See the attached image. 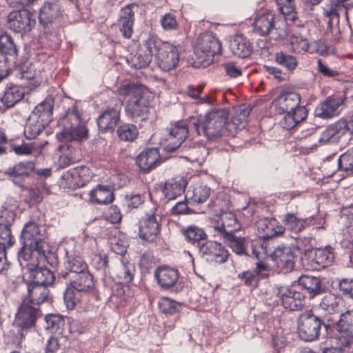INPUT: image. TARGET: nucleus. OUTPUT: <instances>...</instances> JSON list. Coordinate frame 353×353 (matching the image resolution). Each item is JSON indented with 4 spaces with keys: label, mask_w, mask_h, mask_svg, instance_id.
I'll return each mask as SVG.
<instances>
[{
    "label": "nucleus",
    "mask_w": 353,
    "mask_h": 353,
    "mask_svg": "<svg viewBox=\"0 0 353 353\" xmlns=\"http://www.w3.org/2000/svg\"><path fill=\"white\" fill-rule=\"evenodd\" d=\"M229 113L225 108L214 109L189 121L190 128L199 135L209 140H216L223 135H233L236 129L234 123H228Z\"/></svg>",
    "instance_id": "nucleus-1"
},
{
    "label": "nucleus",
    "mask_w": 353,
    "mask_h": 353,
    "mask_svg": "<svg viewBox=\"0 0 353 353\" xmlns=\"http://www.w3.org/2000/svg\"><path fill=\"white\" fill-rule=\"evenodd\" d=\"M117 94L126 99L125 113L135 122L146 120L151 106L148 88L142 84L125 83L121 85Z\"/></svg>",
    "instance_id": "nucleus-2"
},
{
    "label": "nucleus",
    "mask_w": 353,
    "mask_h": 353,
    "mask_svg": "<svg viewBox=\"0 0 353 353\" xmlns=\"http://www.w3.org/2000/svg\"><path fill=\"white\" fill-rule=\"evenodd\" d=\"M61 123L63 130L57 135L61 141H83L88 138V130L81 121L77 106L68 109Z\"/></svg>",
    "instance_id": "nucleus-3"
},
{
    "label": "nucleus",
    "mask_w": 353,
    "mask_h": 353,
    "mask_svg": "<svg viewBox=\"0 0 353 353\" xmlns=\"http://www.w3.org/2000/svg\"><path fill=\"white\" fill-rule=\"evenodd\" d=\"M252 27L254 32L258 35L266 37L272 34L275 40L283 39L288 35L285 26H280L275 12L269 9H262L257 12Z\"/></svg>",
    "instance_id": "nucleus-4"
},
{
    "label": "nucleus",
    "mask_w": 353,
    "mask_h": 353,
    "mask_svg": "<svg viewBox=\"0 0 353 353\" xmlns=\"http://www.w3.org/2000/svg\"><path fill=\"white\" fill-rule=\"evenodd\" d=\"M322 324V320L311 311L303 312L297 321V334L305 341H313L319 337Z\"/></svg>",
    "instance_id": "nucleus-5"
},
{
    "label": "nucleus",
    "mask_w": 353,
    "mask_h": 353,
    "mask_svg": "<svg viewBox=\"0 0 353 353\" xmlns=\"http://www.w3.org/2000/svg\"><path fill=\"white\" fill-rule=\"evenodd\" d=\"M156 62L158 66L164 71L174 68L179 61V54L177 48L173 45L163 42L155 37Z\"/></svg>",
    "instance_id": "nucleus-6"
},
{
    "label": "nucleus",
    "mask_w": 353,
    "mask_h": 353,
    "mask_svg": "<svg viewBox=\"0 0 353 353\" xmlns=\"http://www.w3.org/2000/svg\"><path fill=\"white\" fill-rule=\"evenodd\" d=\"M221 43L215 36L205 33L199 37L194 52L201 62H209L215 54L221 53Z\"/></svg>",
    "instance_id": "nucleus-7"
},
{
    "label": "nucleus",
    "mask_w": 353,
    "mask_h": 353,
    "mask_svg": "<svg viewBox=\"0 0 353 353\" xmlns=\"http://www.w3.org/2000/svg\"><path fill=\"white\" fill-rule=\"evenodd\" d=\"M222 201L216 199L208 205V208L216 214L220 215L222 221L221 225L214 227L215 230L218 231L220 236L223 237L225 234H233L241 228V225L237 221L235 214L232 212H223L221 207Z\"/></svg>",
    "instance_id": "nucleus-8"
},
{
    "label": "nucleus",
    "mask_w": 353,
    "mask_h": 353,
    "mask_svg": "<svg viewBox=\"0 0 353 353\" xmlns=\"http://www.w3.org/2000/svg\"><path fill=\"white\" fill-rule=\"evenodd\" d=\"M8 26L14 32L26 34L36 25L33 14L26 9L11 12L8 16Z\"/></svg>",
    "instance_id": "nucleus-9"
},
{
    "label": "nucleus",
    "mask_w": 353,
    "mask_h": 353,
    "mask_svg": "<svg viewBox=\"0 0 353 353\" xmlns=\"http://www.w3.org/2000/svg\"><path fill=\"white\" fill-rule=\"evenodd\" d=\"M45 239V231L37 223L30 221L25 225L21 237L23 245L36 250L43 249L48 247Z\"/></svg>",
    "instance_id": "nucleus-10"
},
{
    "label": "nucleus",
    "mask_w": 353,
    "mask_h": 353,
    "mask_svg": "<svg viewBox=\"0 0 353 353\" xmlns=\"http://www.w3.org/2000/svg\"><path fill=\"white\" fill-rule=\"evenodd\" d=\"M89 180V169L82 166L74 168L64 173L59 183L63 188L74 190L83 186Z\"/></svg>",
    "instance_id": "nucleus-11"
},
{
    "label": "nucleus",
    "mask_w": 353,
    "mask_h": 353,
    "mask_svg": "<svg viewBox=\"0 0 353 353\" xmlns=\"http://www.w3.org/2000/svg\"><path fill=\"white\" fill-rule=\"evenodd\" d=\"M41 316L39 307L30 305L23 300L15 317V324L21 329L28 330L35 325L36 321Z\"/></svg>",
    "instance_id": "nucleus-12"
},
{
    "label": "nucleus",
    "mask_w": 353,
    "mask_h": 353,
    "mask_svg": "<svg viewBox=\"0 0 353 353\" xmlns=\"http://www.w3.org/2000/svg\"><path fill=\"white\" fill-rule=\"evenodd\" d=\"M153 208L140 221L139 236L143 241L153 242L160 233V225Z\"/></svg>",
    "instance_id": "nucleus-13"
},
{
    "label": "nucleus",
    "mask_w": 353,
    "mask_h": 353,
    "mask_svg": "<svg viewBox=\"0 0 353 353\" xmlns=\"http://www.w3.org/2000/svg\"><path fill=\"white\" fill-rule=\"evenodd\" d=\"M277 296L282 305L292 311L300 310L305 305V296L294 288L280 286L278 288Z\"/></svg>",
    "instance_id": "nucleus-14"
},
{
    "label": "nucleus",
    "mask_w": 353,
    "mask_h": 353,
    "mask_svg": "<svg viewBox=\"0 0 353 353\" xmlns=\"http://www.w3.org/2000/svg\"><path fill=\"white\" fill-rule=\"evenodd\" d=\"M344 97L341 96H330L321 102L314 110V115L321 119H330L339 114L344 105Z\"/></svg>",
    "instance_id": "nucleus-15"
},
{
    "label": "nucleus",
    "mask_w": 353,
    "mask_h": 353,
    "mask_svg": "<svg viewBox=\"0 0 353 353\" xmlns=\"http://www.w3.org/2000/svg\"><path fill=\"white\" fill-rule=\"evenodd\" d=\"M155 45V37H149L145 40L141 49L128 59L129 64L134 68H141L148 65L152 61Z\"/></svg>",
    "instance_id": "nucleus-16"
},
{
    "label": "nucleus",
    "mask_w": 353,
    "mask_h": 353,
    "mask_svg": "<svg viewBox=\"0 0 353 353\" xmlns=\"http://www.w3.org/2000/svg\"><path fill=\"white\" fill-rule=\"evenodd\" d=\"M278 268L285 272L292 271L297 257L296 250L290 247L279 246L270 255Z\"/></svg>",
    "instance_id": "nucleus-17"
},
{
    "label": "nucleus",
    "mask_w": 353,
    "mask_h": 353,
    "mask_svg": "<svg viewBox=\"0 0 353 353\" xmlns=\"http://www.w3.org/2000/svg\"><path fill=\"white\" fill-rule=\"evenodd\" d=\"M168 130L169 133L166 138L168 144L165 149L168 152H172L181 146L186 139L189 128L185 121H180L171 124Z\"/></svg>",
    "instance_id": "nucleus-18"
},
{
    "label": "nucleus",
    "mask_w": 353,
    "mask_h": 353,
    "mask_svg": "<svg viewBox=\"0 0 353 353\" xmlns=\"http://www.w3.org/2000/svg\"><path fill=\"white\" fill-rule=\"evenodd\" d=\"M334 259L333 249L330 247L316 248L309 254L307 265L311 270H321L330 265Z\"/></svg>",
    "instance_id": "nucleus-19"
},
{
    "label": "nucleus",
    "mask_w": 353,
    "mask_h": 353,
    "mask_svg": "<svg viewBox=\"0 0 353 353\" xmlns=\"http://www.w3.org/2000/svg\"><path fill=\"white\" fill-rule=\"evenodd\" d=\"M200 252L208 256L209 259L216 263H223L229 256L228 250L216 241H206L200 247Z\"/></svg>",
    "instance_id": "nucleus-20"
},
{
    "label": "nucleus",
    "mask_w": 353,
    "mask_h": 353,
    "mask_svg": "<svg viewBox=\"0 0 353 353\" xmlns=\"http://www.w3.org/2000/svg\"><path fill=\"white\" fill-rule=\"evenodd\" d=\"M136 4H128L121 9L118 20V26L120 32L126 39H130L133 33L134 23V8H137Z\"/></svg>",
    "instance_id": "nucleus-21"
},
{
    "label": "nucleus",
    "mask_w": 353,
    "mask_h": 353,
    "mask_svg": "<svg viewBox=\"0 0 353 353\" xmlns=\"http://www.w3.org/2000/svg\"><path fill=\"white\" fill-rule=\"evenodd\" d=\"M154 276L159 286L165 290L173 287L179 279L177 269L168 265L157 267L154 272Z\"/></svg>",
    "instance_id": "nucleus-22"
},
{
    "label": "nucleus",
    "mask_w": 353,
    "mask_h": 353,
    "mask_svg": "<svg viewBox=\"0 0 353 353\" xmlns=\"http://www.w3.org/2000/svg\"><path fill=\"white\" fill-rule=\"evenodd\" d=\"M120 108H107L99 117L97 123L101 132H112L120 120Z\"/></svg>",
    "instance_id": "nucleus-23"
},
{
    "label": "nucleus",
    "mask_w": 353,
    "mask_h": 353,
    "mask_svg": "<svg viewBox=\"0 0 353 353\" xmlns=\"http://www.w3.org/2000/svg\"><path fill=\"white\" fill-rule=\"evenodd\" d=\"M301 96L294 92L281 93L276 100V109L279 112H295L298 108H305L300 105Z\"/></svg>",
    "instance_id": "nucleus-24"
},
{
    "label": "nucleus",
    "mask_w": 353,
    "mask_h": 353,
    "mask_svg": "<svg viewBox=\"0 0 353 353\" xmlns=\"http://www.w3.org/2000/svg\"><path fill=\"white\" fill-rule=\"evenodd\" d=\"M343 123V120L341 119L327 127L321 133L319 142L323 144L338 143L347 133Z\"/></svg>",
    "instance_id": "nucleus-25"
},
{
    "label": "nucleus",
    "mask_w": 353,
    "mask_h": 353,
    "mask_svg": "<svg viewBox=\"0 0 353 353\" xmlns=\"http://www.w3.org/2000/svg\"><path fill=\"white\" fill-rule=\"evenodd\" d=\"M160 163V154L157 148L143 150L137 157L136 163L145 172L154 169Z\"/></svg>",
    "instance_id": "nucleus-26"
},
{
    "label": "nucleus",
    "mask_w": 353,
    "mask_h": 353,
    "mask_svg": "<svg viewBox=\"0 0 353 353\" xmlns=\"http://www.w3.org/2000/svg\"><path fill=\"white\" fill-rule=\"evenodd\" d=\"M61 6L57 1L45 2L39 10L40 23L47 26L54 23L61 15Z\"/></svg>",
    "instance_id": "nucleus-27"
},
{
    "label": "nucleus",
    "mask_w": 353,
    "mask_h": 353,
    "mask_svg": "<svg viewBox=\"0 0 353 353\" xmlns=\"http://www.w3.org/2000/svg\"><path fill=\"white\" fill-rule=\"evenodd\" d=\"M230 50L236 57L247 58L251 55L253 46L249 39L242 34H236L230 41Z\"/></svg>",
    "instance_id": "nucleus-28"
},
{
    "label": "nucleus",
    "mask_w": 353,
    "mask_h": 353,
    "mask_svg": "<svg viewBox=\"0 0 353 353\" xmlns=\"http://www.w3.org/2000/svg\"><path fill=\"white\" fill-rule=\"evenodd\" d=\"M187 183V181L180 176L168 179L165 182L163 194L168 200L174 199L184 193Z\"/></svg>",
    "instance_id": "nucleus-29"
},
{
    "label": "nucleus",
    "mask_w": 353,
    "mask_h": 353,
    "mask_svg": "<svg viewBox=\"0 0 353 353\" xmlns=\"http://www.w3.org/2000/svg\"><path fill=\"white\" fill-rule=\"evenodd\" d=\"M70 285L76 290L81 292H91L94 289V283L92 274L90 271L83 272L81 274L73 275L70 277Z\"/></svg>",
    "instance_id": "nucleus-30"
},
{
    "label": "nucleus",
    "mask_w": 353,
    "mask_h": 353,
    "mask_svg": "<svg viewBox=\"0 0 353 353\" xmlns=\"http://www.w3.org/2000/svg\"><path fill=\"white\" fill-rule=\"evenodd\" d=\"M18 257L21 266L30 271L33 270L39 263V251L34 248L26 247L23 245L18 254Z\"/></svg>",
    "instance_id": "nucleus-31"
},
{
    "label": "nucleus",
    "mask_w": 353,
    "mask_h": 353,
    "mask_svg": "<svg viewBox=\"0 0 353 353\" xmlns=\"http://www.w3.org/2000/svg\"><path fill=\"white\" fill-rule=\"evenodd\" d=\"M282 221L286 230L292 232L298 233L309 226L312 219H301L298 216L297 213L288 212L284 215Z\"/></svg>",
    "instance_id": "nucleus-32"
},
{
    "label": "nucleus",
    "mask_w": 353,
    "mask_h": 353,
    "mask_svg": "<svg viewBox=\"0 0 353 353\" xmlns=\"http://www.w3.org/2000/svg\"><path fill=\"white\" fill-rule=\"evenodd\" d=\"M24 94L25 91L22 87L10 83L6 86L1 101L6 108H10L20 102Z\"/></svg>",
    "instance_id": "nucleus-33"
},
{
    "label": "nucleus",
    "mask_w": 353,
    "mask_h": 353,
    "mask_svg": "<svg viewBox=\"0 0 353 353\" xmlns=\"http://www.w3.org/2000/svg\"><path fill=\"white\" fill-rule=\"evenodd\" d=\"M48 294L47 287L31 283L28 284V295L24 300L28 303L39 305L46 301Z\"/></svg>",
    "instance_id": "nucleus-34"
},
{
    "label": "nucleus",
    "mask_w": 353,
    "mask_h": 353,
    "mask_svg": "<svg viewBox=\"0 0 353 353\" xmlns=\"http://www.w3.org/2000/svg\"><path fill=\"white\" fill-rule=\"evenodd\" d=\"M90 200L93 203L109 204L114 200V194L112 190L105 185H98L94 189L90 191Z\"/></svg>",
    "instance_id": "nucleus-35"
},
{
    "label": "nucleus",
    "mask_w": 353,
    "mask_h": 353,
    "mask_svg": "<svg viewBox=\"0 0 353 353\" xmlns=\"http://www.w3.org/2000/svg\"><path fill=\"white\" fill-rule=\"evenodd\" d=\"M222 239L236 254L239 255H248L246 252V249L249 244L248 238L237 236L234 233L230 234L227 232Z\"/></svg>",
    "instance_id": "nucleus-36"
},
{
    "label": "nucleus",
    "mask_w": 353,
    "mask_h": 353,
    "mask_svg": "<svg viewBox=\"0 0 353 353\" xmlns=\"http://www.w3.org/2000/svg\"><path fill=\"white\" fill-rule=\"evenodd\" d=\"M54 103V101L52 97H47L34 108L31 114H34V117L48 125L52 121Z\"/></svg>",
    "instance_id": "nucleus-37"
},
{
    "label": "nucleus",
    "mask_w": 353,
    "mask_h": 353,
    "mask_svg": "<svg viewBox=\"0 0 353 353\" xmlns=\"http://www.w3.org/2000/svg\"><path fill=\"white\" fill-rule=\"evenodd\" d=\"M278 11L283 15L285 21L295 23L298 20V13L294 0H274Z\"/></svg>",
    "instance_id": "nucleus-38"
},
{
    "label": "nucleus",
    "mask_w": 353,
    "mask_h": 353,
    "mask_svg": "<svg viewBox=\"0 0 353 353\" xmlns=\"http://www.w3.org/2000/svg\"><path fill=\"white\" fill-rule=\"evenodd\" d=\"M281 125L283 128L290 130L294 128L298 123L303 121L307 115L305 108H298L295 112H285Z\"/></svg>",
    "instance_id": "nucleus-39"
},
{
    "label": "nucleus",
    "mask_w": 353,
    "mask_h": 353,
    "mask_svg": "<svg viewBox=\"0 0 353 353\" xmlns=\"http://www.w3.org/2000/svg\"><path fill=\"white\" fill-rule=\"evenodd\" d=\"M30 276L32 279V283L37 285H52L54 280V273L48 268H38L37 267L30 270Z\"/></svg>",
    "instance_id": "nucleus-40"
},
{
    "label": "nucleus",
    "mask_w": 353,
    "mask_h": 353,
    "mask_svg": "<svg viewBox=\"0 0 353 353\" xmlns=\"http://www.w3.org/2000/svg\"><path fill=\"white\" fill-rule=\"evenodd\" d=\"M32 164L30 162L19 163L14 167L9 168L8 174L12 178L14 183L20 184L24 178L28 176L32 171Z\"/></svg>",
    "instance_id": "nucleus-41"
},
{
    "label": "nucleus",
    "mask_w": 353,
    "mask_h": 353,
    "mask_svg": "<svg viewBox=\"0 0 353 353\" xmlns=\"http://www.w3.org/2000/svg\"><path fill=\"white\" fill-rule=\"evenodd\" d=\"M47 125L46 123L34 117V114H30L25 125L24 133L28 139H34Z\"/></svg>",
    "instance_id": "nucleus-42"
},
{
    "label": "nucleus",
    "mask_w": 353,
    "mask_h": 353,
    "mask_svg": "<svg viewBox=\"0 0 353 353\" xmlns=\"http://www.w3.org/2000/svg\"><path fill=\"white\" fill-rule=\"evenodd\" d=\"M298 282L312 296L321 292V281L316 276L303 275L299 277Z\"/></svg>",
    "instance_id": "nucleus-43"
},
{
    "label": "nucleus",
    "mask_w": 353,
    "mask_h": 353,
    "mask_svg": "<svg viewBox=\"0 0 353 353\" xmlns=\"http://www.w3.org/2000/svg\"><path fill=\"white\" fill-rule=\"evenodd\" d=\"M65 268L74 275L88 271V266L80 256L68 255L65 262Z\"/></svg>",
    "instance_id": "nucleus-44"
},
{
    "label": "nucleus",
    "mask_w": 353,
    "mask_h": 353,
    "mask_svg": "<svg viewBox=\"0 0 353 353\" xmlns=\"http://www.w3.org/2000/svg\"><path fill=\"white\" fill-rule=\"evenodd\" d=\"M134 271V265L126 262L122 263L116 268L115 274L119 282L129 283L133 279Z\"/></svg>",
    "instance_id": "nucleus-45"
},
{
    "label": "nucleus",
    "mask_w": 353,
    "mask_h": 353,
    "mask_svg": "<svg viewBox=\"0 0 353 353\" xmlns=\"http://www.w3.org/2000/svg\"><path fill=\"white\" fill-rule=\"evenodd\" d=\"M46 329L54 334L62 335L65 326L64 319L60 315L48 314L46 316Z\"/></svg>",
    "instance_id": "nucleus-46"
},
{
    "label": "nucleus",
    "mask_w": 353,
    "mask_h": 353,
    "mask_svg": "<svg viewBox=\"0 0 353 353\" xmlns=\"http://www.w3.org/2000/svg\"><path fill=\"white\" fill-rule=\"evenodd\" d=\"M117 134L123 141H133L139 135V130L135 125L125 123L118 127Z\"/></svg>",
    "instance_id": "nucleus-47"
},
{
    "label": "nucleus",
    "mask_w": 353,
    "mask_h": 353,
    "mask_svg": "<svg viewBox=\"0 0 353 353\" xmlns=\"http://www.w3.org/2000/svg\"><path fill=\"white\" fill-rule=\"evenodd\" d=\"M183 234L186 240L192 244L205 240L208 236L203 229L194 225L188 227Z\"/></svg>",
    "instance_id": "nucleus-48"
},
{
    "label": "nucleus",
    "mask_w": 353,
    "mask_h": 353,
    "mask_svg": "<svg viewBox=\"0 0 353 353\" xmlns=\"http://www.w3.org/2000/svg\"><path fill=\"white\" fill-rule=\"evenodd\" d=\"M341 301V298L336 296L334 294H329L323 296L320 303V307L330 314L338 312Z\"/></svg>",
    "instance_id": "nucleus-49"
},
{
    "label": "nucleus",
    "mask_w": 353,
    "mask_h": 353,
    "mask_svg": "<svg viewBox=\"0 0 353 353\" xmlns=\"http://www.w3.org/2000/svg\"><path fill=\"white\" fill-rule=\"evenodd\" d=\"M275 61L289 71H293L297 66L298 61L295 57L287 54L282 51L278 52L274 55Z\"/></svg>",
    "instance_id": "nucleus-50"
},
{
    "label": "nucleus",
    "mask_w": 353,
    "mask_h": 353,
    "mask_svg": "<svg viewBox=\"0 0 353 353\" xmlns=\"http://www.w3.org/2000/svg\"><path fill=\"white\" fill-rule=\"evenodd\" d=\"M336 327L342 332L353 336V311L347 310L341 314Z\"/></svg>",
    "instance_id": "nucleus-51"
},
{
    "label": "nucleus",
    "mask_w": 353,
    "mask_h": 353,
    "mask_svg": "<svg viewBox=\"0 0 353 353\" xmlns=\"http://www.w3.org/2000/svg\"><path fill=\"white\" fill-rule=\"evenodd\" d=\"M352 341L353 336L342 332L336 327V331L332 338V343L335 345L334 347H339L343 350V348L350 347Z\"/></svg>",
    "instance_id": "nucleus-52"
},
{
    "label": "nucleus",
    "mask_w": 353,
    "mask_h": 353,
    "mask_svg": "<svg viewBox=\"0 0 353 353\" xmlns=\"http://www.w3.org/2000/svg\"><path fill=\"white\" fill-rule=\"evenodd\" d=\"M275 220H269L267 219L261 220L258 224L259 227H261L262 230L264 231V236H271L275 234H281L284 232V230L286 229L282 225L276 226V228H274L273 226L275 223Z\"/></svg>",
    "instance_id": "nucleus-53"
},
{
    "label": "nucleus",
    "mask_w": 353,
    "mask_h": 353,
    "mask_svg": "<svg viewBox=\"0 0 353 353\" xmlns=\"http://www.w3.org/2000/svg\"><path fill=\"white\" fill-rule=\"evenodd\" d=\"M80 293L81 292L76 290V289L71 286L70 288L68 287L66 288L64 292L63 299L66 307L68 310H72L74 309L75 306L80 303Z\"/></svg>",
    "instance_id": "nucleus-54"
},
{
    "label": "nucleus",
    "mask_w": 353,
    "mask_h": 353,
    "mask_svg": "<svg viewBox=\"0 0 353 353\" xmlns=\"http://www.w3.org/2000/svg\"><path fill=\"white\" fill-rule=\"evenodd\" d=\"M208 154V148L200 143H194L188 150V158L194 161H204Z\"/></svg>",
    "instance_id": "nucleus-55"
},
{
    "label": "nucleus",
    "mask_w": 353,
    "mask_h": 353,
    "mask_svg": "<svg viewBox=\"0 0 353 353\" xmlns=\"http://www.w3.org/2000/svg\"><path fill=\"white\" fill-rule=\"evenodd\" d=\"M210 193V188L206 185H197L194 188L190 199L192 202L198 204L203 203L208 200Z\"/></svg>",
    "instance_id": "nucleus-56"
},
{
    "label": "nucleus",
    "mask_w": 353,
    "mask_h": 353,
    "mask_svg": "<svg viewBox=\"0 0 353 353\" xmlns=\"http://www.w3.org/2000/svg\"><path fill=\"white\" fill-rule=\"evenodd\" d=\"M0 50L6 55H17V50L11 36L4 34L0 35Z\"/></svg>",
    "instance_id": "nucleus-57"
},
{
    "label": "nucleus",
    "mask_w": 353,
    "mask_h": 353,
    "mask_svg": "<svg viewBox=\"0 0 353 353\" xmlns=\"http://www.w3.org/2000/svg\"><path fill=\"white\" fill-rule=\"evenodd\" d=\"M338 165L344 171L353 170V148L339 157Z\"/></svg>",
    "instance_id": "nucleus-58"
},
{
    "label": "nucleus",
    "mask_w": 353,
    "mask_h": 353,
    "mask_svg": "<svg viewBox=\"0 0 353 353\" xmlns=\"http://www.w3.org/2000/svg\"><path fill=\"white\" fill-rule=\"evenodd\" d=\"M59 150L62 152L60 156L59 161L60 165L63 166H68L79 161V157H77L74 154H68L67 150H70V148L67 145H62L59 146Z\"/></svg>",
    "instance_id": "nucleus-59"
},
{
    "label": "nucleus",
    "mask_w": 353,
    "mask_h": 353,
    "mask_svg": "<svg viewBox=\"0 0 353 353\" xmlns=\"http://www.w3.org/2000/svg\"><path fill=\"white\" fill-rule=\"evenodd\" d=\"M160 304L162 311L166 314H175L181 308V304L179 303L168 297L162 298Z\"/></svg>",
    "instance_id": "nucleus-60"
},
{
    "label": "nucleus",
    "mask_w": 353,
    "mask_h": 353,
    "mask_svg": "<svg viewBox=\"0 0 353 353\" xmlns=\"http://www.w3.org/2000/svg\"><path fill=\"white\" fill-rule=\"evenodd\" d=\"M38 250L39 251V259L40 261H46L52 268H56L58 265L59 260L56 253L46 250V248L38 249Z\"/></svg>",
    "instance_id": "nucleus-61"
},
{
    "label": "nucleus",
    "mask_w": 353,
    "mask_h": 353,
    "mask_svg": "<svg viewBox=\"0 0 353 353\" xmlns=\"http://www.w3.org/2000/svg\"><path fill=\"white\" fill-rule=\"evenodd\" d=\"M91 265L96 270L105 272L108 268V258L105 254H94L92 256Z\"/></svg>",
    "instance_id": "nucleus-62"
},
{
    "label": "nucleus",
    "mask_w": 353,
    "mask_h": 353,
    "mask_svg": "<svg viewBox=\"0 0 353 353\" xmlns=\"http://www.w3.org/2000/svg\"><path fill=\"white\" fill-rule=\"evenodd\" d=\"M339 289L343 295L353 299V277L341 279L339 282Z\"/></svg>",
    "instance_id": "nucleus-63"
},
{
    "label": "nucleus",
    "mask_w": 353,
    "mask_h": 353,
    "mask_svg": "<svg viewBox=\"0 0 353 353\" xmlns=\"http://www.w3.org/2000/svg\"><path fill=\"white\" fill-rule=\"evenodd\" d=\"M161 24L165 30H176L178 23L176 17L171 13H166L161 17Z\"/></svg>",
    "instance_id": "nucleus-64"
}]
</instances>
